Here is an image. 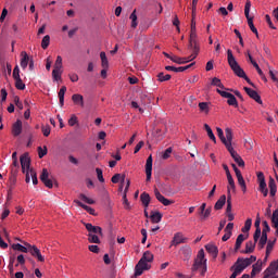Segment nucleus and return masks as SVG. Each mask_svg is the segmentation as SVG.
Listing matches in <instances>:
<instances>
[{
  "instance_id": "e433bc0d",
  "label": "nucleus",
  "mask_w": 278,
  "mask_h": 278,
  "mask_svg": "<svg viewBox=\"0 0 278 278\" xmlns=\"http://www.w3.org/2000/svg\"><path fill=\"white\" fill-rule=\"evenodd\" d=\"M64 94H66V86L61 87L59 91V103L61 108H64Z\"/></svg>"
},
{
  "instance_id": "79ce46f5",
  "label": "nucleus",
  "mask_w": 278,
  "mask_h": 278,
  "mask_svg": "<svg viewBox=\"0 0 278 278\" xmlns=\"http://www.w3.org/2000/svg\"><path fill=\"white\" fill-rule=\"evenodd\" d=\"M198 105L200 108V112H203L204 114H210V103L200 102Z\"/></svg>"
},
{
  "instance_id": "a18cd8bd",
  "label": "nucleus",
  "mask_w": 278,
  "mask_h": 278,
  "mask_svg": "<svg viewBox=\"0 0 278 278\" xmlns=\"http://www.w3.org/2000/svg\"><path fill=\"white\" fill-rule=\"evenodd\" d=\"M52 78L54 79V81H60V79H62V70L53 68Z\"/></svg>"
},
{
  "instance_id": "774afa93",
  "label": "nucleus",
  "mask_w": 278,
  "mask_h": 278,
  "mask_svg": "<svg viewBox=\"0 0 278 278\" xmlns=\"http://www.w3.org/2000/svg\"><path fill=\"white\" fill-rule=\"evenodd\" d=\"M89 251H91V253H99V245H89Z\"/></svg>"
},
{
  "instance_id": "c756f323",
  "label": "nucleus",
  "mask_w": 278,
  "mask_h": 278,
  "mask_svg": "<svg viewBox=\"0 0 278 278\" xmlns=\"http://www.w3.org/2000/svg\"><path fill=\"white\" fill-rule=\"evenodd\" d=\"M265 273H269L270 275H275V273H278V260L271 262Z\"/></svg>"
},
{
  "instance_id": "f03ea898",
  "label": "nucleus",
  "mask_w": 278,
  "mask_h": 278,
  "mask_svg": "<svg viewBox=\"0 0 278 278\" xmlns=\"http://www.w3.org/2000/svg\"><path fill=\"white\" fill-rule=\"evenodd\" d=\"M227 55H228V64L231 71H233L235 75H237V77H241L242 79L247 80V83L250 86H255L253 81H251V78L247 76V73H244V70L240 67V64H238V61H236V58L233 56V52L231 50H227Z\"/></svg>"
},
{
  "instance_id": "8fccbe9b",
  "label": "nucleus",
  "mask_w": 278,
  "mask_h": 278,
  "mask_svg": "<svg viewBox=\"0 0 278 278\" xmlns=\"http://www.w3.org/2000/svg\"><path fill=\"white\" fill-rule=\"evenodd\" d=\"M96 173H97V176H98V180H99L101 184H105V178H103V169L97 167V168H96Z\"/></svg>"
},
{
  "instance_id": "bf43d9fd",
  "label": "nucleus",
  "mask_w": 278,
  "mask_h": 278,
  "mask_svg": "<svg viewBox=\"0 0 278 278\" xmlns=\"http://www.w3.org/2000/svg\"><path fill=\"white\" fill-rule=\"evenodd\" d=\"M170 153H173V148H167L162 154V160H168V157H170Z\"/></svg>"
},
{
  "instance_id": "13d9d810",
  "label": "nucleus",
  "mask_w": 278,
  "mask_h": 278,
  "mask_svg": "<svg viewBox=\"0 0 278 278\" xmlns=\"http://www.w3.org/2000/svg\"><path fill=\"white\" fill-rule=\"evenodd\" d=\"M54 68L62 71V58L60 55L56 56L55 63H54Z\"/></svg>"
},
{
  "instance_id": "58836bf2",
  "label": "nucleus",
  "mask_w": 278,
  "mask_h": 278,
  "mask_svg": "<svg viewBox=\"0 0 278 278\" xmlns=\"http://www.w3.org/2000/svg\"><path fill=\"white\" fill-rule=\"evenodd\" d=\"M275 242H277V239L273 240V241H267V247H266V257H268L270 255V253H273V249H275Z\"/></svg>"
},
{
  "instance_id": "5fc2aeb1",
  "label": "nucleus",
  "mask_w": 278,
  "mask_h": 278,
  "mask_svg": "<svg viewBox=\"0 0 278 278\" xmlns=\"http://www.w3.org/2000/svg\"><path fill=\"white\" fill-rule=\"evenodd\" d=\"M227 151L230 153L231 157L236 161L237 159H239V154L238 152H236V150H233V146L227 148Z\"/></svg>"
},
{
  "instance_id": "338daca9",
  "label": "nucleus",
  "mask_w": 278,
  "mask_h": 278,
  "mask_svg": "<svg viewBox=\"0 0 278 278\" xmlns=\"http://www.w3.org/2000/svg\"><path fill=\"white\" fill-rule=\"evenodd\" d=\"M216 131H217V136L220 139V141L225 142V132L223 131V129L220 127H217Z\"/></svg>"
},
{
  "instance_id": "cd10ccee",
  "label": "nucleus",
  "mask_w": 278,
  "mask_h": 278,
  "mask_svg": "<svg viewBox=\"0 0 278 278\" xmlns=\"http://www.w3.org/2000/svg\"><path fill=\"white\" fill-rule=\"evenodd\" d=\"M172 62H175L176 64H188V62H192V60H190V56L179 58L177 55H173L172 56Z\"/></svg>"
},
{
  "instance_id": "603ef678",
  "label": "nucleus",
  "mask_w": 278,
  "mask_h": 278,
  "mask_svg": "<svg viewBox=\"0 0 278 278\" xmlns=\"http://www.w3.org/2000/svg\"><path fill=\"white\" fill-rule=\"evenodd\" d=\"M41 131L46 138H49V136L51 135V126L49 125L42 126Z\"/></svg>"
},
{
  "instance_id": "dca6fc26",
  "label": "nucleus",
  "mask_w": 278,
  "mask_h": 278,
  "mask_svg": "<svg viewBox=\"0 0 278 278\" xmlns=\"http://www.w3.org/2000/svg\"><path fill=\"white\" fill-rule=\"evenodd\" d=\"M261 223H262V219L260 218V214H257L256 220L254 223L255 232L253 236L255 242H257L260 240V236H262V228L260 227Z\"/></svg>"
},
{
  "instance_id": "f257e3e1",
  "label": "nucleus",
  "mask_w": 278,
  "mask_h": 278,
  "mask_svg": "<svg viewBox=\"0 0 278 278\" xmlns=\"http://www.w3.org/2000/svg\"><path fill=\"white\" fill-rule=\"evenodd\" d=\"M254 262H257V257L254 255H251L248 258H244V257L237 258L235 264L230 267V270H232V274L229 278H236L238 277V275H242L245 268H249V266H251V264H253Z\"/></svg>"
},
{
  "instance_id": "9d476101",
  "label": "nucleus",
  "mask_w": 278,
  "mask_h": 278,
  "mask_svg": "<svg viewBox=\"0 0 278 278\" xmlns=\"http://www.w3.org/2000/svg\"><path fill=\"white\" fill-rule=\"evenodd\" d=\"M188 242V238L184 237V233L176 232L170 242V247H179V244H186Z\"/></svg>"
},
{
  "instance_id": "0eeeda50",
  "label": "nucleus",
  "mask_w": 278,
  "mask_h": 278,
  "mask_svg": "<svg viewBox=\"0 0 278 278\" xmlns=\"http://www.w3.org/2000/svg\"><path fill=\"white\" fill-rule=\"evenodd\" d=\"M250 12H251V0H248L244 7L245 18L248 20V25L251 31L255 34L256 38H260V34L257 33V28L253 24V17L250 15Z\"/></svg>"
},
{
  "instance_id": "0e129e2a",
  "label": "nucleus",
  "mask_w": 278,
  "mask_h": 278,
  "mask_svg": "<svg viewBox=\"0 0 278 278\" xmlns=\"http://www.w3.org/2000/svg\"><path fill=\"white\" fill-rule=\"evenodd\" d=\"M21 78V68H18V65H16L13 70V79Z\"/></svg>"
},
{
  "instance_id": "052dcab7",
  "label": "nucleus",
  "mask_w": 278,
  "mask_h": 278,
  "mask_svg": "<svg viewBox=\"0 0 278 278\" xmlns=\"http://www.w3.org/2000/svg\"><path fill=\"white\" fill-rule=\"evenodd\" d=\"M212 214V208H211V206L210 207H207L204 212H203V214L201 215V219L202 220H205L206 218H210V215Z\"/></svg>"
},
{
  "instance_id": "09e8293b",
  "label": "nucleus",
  "mask_w": 278,
  "mask_h": 278,
  "mask_svg": "<svg viewBox=\"0 0 278 278\" xmlns=\"http://www.w3.org/2000/svg\"><path fill=\"white\" fill-rule=\"evenodd\" d=\"M79 199H81V201H84L85 203H88V205H94V200L87 198L84 193L79 194Z\"/></svg>"
},
{
  "instance_id": "423d86ee",
  "label": "nucleus",
  "mask_w": 278,
  "mask_h": 278,
  "mask_svg": "<svg viewBox=\"0 0 278 278\" xmlns=\"http://www.w3.org/2000/svg\"><path fill=\"white\" fill-rule=\"evenodd\" d=\"M188 49H190L191 51V55L189 56V60H197V55H199V51H201V46L199 45L197 30L190 31Z\"/></svg>"
},
{
  "instance_id": "3c124183",
  "label": "nucleus",
  "mask_w": 278,
  "mask_h": 278,
  "mask_svg": "<svg viewBox=\"0 0 278 278\" xmlns=\"http://www.w3.org/2000/svg\"><path fill=\"white\" fill-rule=\"evenodd\" d=\"M269 231H270V226L268 225V222L264 220L262 236H268Z\"/></svg>"
},
{
  "instance_id": "a211bd4d",
  "label": "nucleus",
  "mask_w": 278,
  "mask_h": 278,
  "mask_svg": "<svg viewBox=\"0 0 278 278\" xmlns=\"http://www.w3.org/2000/svg\"><path fill=\"white\" fill-rule=\"evenodd\" d=\"M256 244H257V241H255V239H254V241H248L245 243V250L241 251V253H243V254L253 253L255 251Z\"/></svg>"
},
{
  "instance_id": "f3484780",
  "label": "nucleus",
  "mask_w": 278,
  "mask_h": 278,
  "mask_svg": "<svg viewBox=\"0 0 278 278\" xmlns=\"http://www.w3.org/2000/svg\"><path fill=\"white\" fill-rule=\"evenodd\" d=\"M225 134H226V137H225V141H223V144H225L226 149H228L229 147H232L231 142L233 140V131L231 130V128H226Z\"/></svg>"
},
{
  "instance_id": "c9c22d12",
  "label": "nucleus",
  "mask_w": 278,
  "mask_h": 278,
  "mask_svg": "<svg viewBox=\"0 0 278 278\" xmlns=\"http://www.w3.org/2000/svg\"><path fill=\"white\" fill-rule=\"evenodd\" d=\"M150 218L152 220V223L157 224V223H162V213L160 212H152L150 215Z\"/></svg>"
},
{
  "instance_id": "6e6552de",
  "label": "nucleus",
  "mask_w": 278,
  "mask_h": 278,
  "mask_svg": "<svg viewBox=\"0 0 278 278\" xmlns=\"http://www.w3.org/2000/svg\"><path fill=\"white\" fill-rule=\"evenodd\" d=\"M216 92L220 94L224 99H228L227 103L228 105H232L233 108H238V100L236 99V96H233L230 92L223 91L220 89H216Z\"/></svg>"
},
{
  "instance_id": "393cba45",
  "label": "nucleus",
  "mask_w": 278,
  "mask_h": 278,
  "mask_svg": "<svg viewBox=\"0 0 278 278\" xmlns=\"http://www.w3.org/2000/svg\"><path fill=\"white\" fill-rule=\"evenodd\" d=\"M11 248L13 251H20V253H29V247L23 245L21 243H13Z\"/></svg>"
},
{
  "instance_id": "412c9836",
  "label": "nucleus",
  "mask_w": 278,
  "mask_h": 278,
  "mask_svg": "<svg viewBox=\"0 0 278 278\" xmlns=\"http://www.w3.org/2000/svg\"><path fill=\"white\" fill-rule=\"evenodd\" d=\"M72 101L74 105H79V108H85L84 96L79 93H75L72 96Z\"/></svg>"
},
{
  "instance_id": "bb28decb",
  "label": "nucleus",
  "mask_w": 278,
  "mask_h": 278,
  "mask_svg": "<svg viewBox=\"0 0 278 278\" xmlns=\"http://www.w3.org/2000/svg\"><path fill=\"white\" fill-rule=\"evenodd\" d=\"M227 179H228L227 192L228 194H231V190L232 192H236V181L233 180V177L231 175L227 176Z\"/></svg>"
},
{
  "instance_id": "49530a36",
  "label": "nucleus",
  "mask_w": 278,
  "mask_h": 278,
  "mask_svg": "<svg viewBox=\"0 0 278 278\" xmlns=\"http://www.w3.org/2000/svg\"><path fill=\"white\" fill-rule=\"evenodd\" d=\"M15 80V88H17V90H25V85L23 84V79L20 78H14Z\"/></svg>"
},
{
  "instance_id": "1a4fd4ad",
  "label": "nucleus",
  "mask_w": 278,
  "mask_h": 278,
  "mask_svg": "<svg viewBox=\"0 0 278 278\" xmlns=\"http://www.w3.org/2000/svg\"><path fill=\"white\" fill-rule=\"evenodd\" d=\"M24 245L28 247L29 253L33 257H36V260L39 262H45V256L42 255V253L40 252V249H38V247L31 245L27 242H24Z\"/></svg>"
},
{
  "instance_id": "680f3d73",
  "label": "nucleus",
  "mask_w": 278,
  "mask_h": 278,
  "mask_svg": "<svg viewBox=\"0 0 278 278\" xmlns=\"http://www.w3.org/2000/svg\"><path fill=\"white\" fill-rule=\"evenodd\" d=\"M30 177H31V179H33L34 186H38V176H37V174H36V170L30 169Z\"/></svg>"
},
{
  "instance_id": "37998d69",
  "label": "nucleus",
  "mask_w": 278,
  "mask_h": 278,
  "mask_svg": "<svg viewBox=\"0 0 278 278\" xmlns=\"http://www.w3.org/2000/svg\"><path fill=\"white\" fill-rule=\"evenodd\" d=\"M49 45H51V37L49 35H46L41 40V48L49 49Z\"/></svg>"
},
{
  "instance_id": "473e14b6",
  "label": "nucleus",
  "mask_w": 278,
  "mask_h": 278,
  "mask_svg": "<svg viewBox=\"0 0 278 278\" xmlns=\"http://www.w3.org/2000/svg\"><path fill=\"white\" fill-rule=\"evenodd\" d=\"M257 273H262V262L257 261L253 266H252V271H251V277H255Z\"/></svg>"
},
{
  "instance_id": "5701e85b",
  "label": "nucleus",
  "mask_w": 278,
  "mask_h": 278,
  "mask_svg": "<svg viewBox=\"0 0 278 278\" xmlns=\"http://www.w3.org/2000/svg\"><path fill=\"white\" fill-rule=\"evenodd\" d=\"M23 131V122H21L20 119L16 121V123L13 125L12 128V134L13 136H21Z\"/></svg>"
},
{
  "instance_id": "4468645a",
  "label": "nucleus",
  "mask_w": 278,
  "mask_h": 278,
  "mask_svg": "<svg viewBox=\"0 0 278 278\" xmlns=\"http://www.w3.org/2000/svg\"><path fill=\"white\" fill-rule=\"evenodd\" d=\"M154 194H155V198L157 199V201H159L160 203H162V205L168 206V205H173V203H175V201L166 199V198L160 192V190H157V189L154 190Z\"/></svg>"
},
{
  "instance_id": "2f4dec72",
  "label": "nucleus",
  "mask_w": 278,
  "mask_h": 278,
  "mask_svg": "<svg viewBox=\"0 0 278 278\" xmlns=\"http://www.w3.org/2000/svg\"><path fill=\"white\" fill-rule=\"evenodd\" d=\"M74 203H76V205H78V207H83V210L88 212V214L94 215V208L81 203V201L75 200Z\"/></svg>"
},
{
  "instance_id": "c03bdc74",
  "label": "nucleus",
  "mask_w": 278,
  "mask_h": 278,
  "mask_svg": "<svg viewBox=\"0 0 278 278\" xmlns=\"http://www.w3.org/2000/svg\"><path fill=\"white\" fill-rule=\"evenodd\" d=\"M211 86H216L217 88H220L222 90H225V85L220 81L219 78L214 77L211 81Z\"/></svg>"
},
{
  "instance_id": "a878e982",
  "label": "nucleus",
  "mask_w": 278,
  "mask_h": 278,
  "mask_svg": "<svg viewBox=\"0 0 278 278\" xmlns=\"http://www.w3.org/2000/svg\"><path fill=\"white\" fill-rule=\"evenodd\" d=\"M247 238H249V235L244 236L241 233L237 237L236 244H235L236 252L240 251V247H242V242H244V240H247Z\"/></svg>"
},
{
  "instance_id": "c85d7f7f",
  "label": "nucleus",
  "mask_w": 278,
  "mask_h": 278,
  "mask_svg": "<svg viewBox=\"0 0 278 278\" xmlns=\"http://www.w3.org/2000/svg\"><path fill=\"white\" fill-rule=\"evenodd\" d=\"M267 242H268V235H261L257 243V249L262 251V249L266 247Z\"/></svg>"
},
{
  "instance_id": "4d7b16f0",
  "label": "nucleus",
  "mask_w": 278,
  "mask_h": 278,
  "mask_svg": "<svg viewBox=\"0 0 278 278\" xmlns=\"http://www.w3.org/2000/svg\"><path fill=\"white\" fill-rule=\"evenodd\" d=\"M192 66H194V62L190 63L187 66L176 67V73H184V71H188V68H192Z\"/></svg>"
},
{
  "instance_id": "aec40b11",
  "label": "nucleus",
  "mask_w": 278,
  "mask_h": 278,
  "mask_svg": "<svg viewBox=\"0 0 278 278\" xmlns=\"http://www.w3.org/2000/svg\"><path fill=\"white\" fill-rule=\"evenodd\" d=\"M205 250L207 251V253H210V255H212L214 260L218 257V247L208 243L205 245Z\"/></svg>"
},
{
  "instance_id": "72a5a7b5",
  "label": "nucleus",
  "mask_w": 278,
  "mask_h": 278,
  "mask_svg": "<svg viewBox=\"0 0 278 278\" xmlns=\"http://www.w3.org/2000/svg\"><path fill=\"white\" fill-rule=\"evenodd\" d=\"M225 203H227V197L226 195H222L217 202L215 203L214 208L215 210H223V207L225 206Z\"/></svg>"
},
{
  "instance_id": "20e7f679",
  "label": "nucleus",
  "mask_w": 278,
  "mask_h": 278,
  "mask_svg": "<svg viewBox=\"0 0 278 278\" xmlns=\"http://www.w3.org/2000/svg\"><path fill=\"white\" fill-rule=\"evenodd\" d=\"M84 226L88 231V241L91 242V244H101L99 236H103V229L99 226H93L90 223H84Z\"/></svg>"
},
{
  "instance_id": "f704fd0d",
  "label": "nucleus",
  "mask_w": 278,
  "mask_h": 278,
  "mask_svg": "<svg viewBox=\"0 0 278 278\" xmlns=\"http://www.w3.org/2000/svg\"><path fill=\"white\" fill-rule=\"evenodd\" d=\"M100 60L102 68L110 67V62L108 61V55L105 54V52H100Z\"/></svg>"
},
{
  "instance_id": "4c0bfd02",
  "label": "nucleus",
  "mask_w": 278,
  "mask_h": 278,
  "mask_svg": "<svg viewBox=\"0 0 278 278\" xmlns=\"http://www.w3.org/2000/svg\"><path fill=\"white\" fill-rule=\"evenodd\" d=\"M204 129H205L210 140H212L216 144V136H214V131H212V128L210 127V125L204 124Z\"/></svg>"
},
{
  "instance_id": "b1692460",
  "label": "nucleus",
  "mask_w": 278,
  "mask_h": 278,
  "mask_svg": "<svg viewBox=\"0 0 278 278\" xmlns=\"http://www.w3.org/2000/svg\"><path fill=\"white\" fill-rule=\"evenodd\" d=\"M268 188L270 197H275V194H277V184L275 182V178H273V176H269Z\"/></svg>"
},
{
  "instance_id": "2eb2a0df",
  "label": "nucleus",
  "mask_w": 278,
  "mask_h": 278,
  "mask_svg": "<svg viewBox=\"0 0 278 278\" xmlns=\"http://www.w3.org/2000/svg\"><path fill=\"white\" fill-rule=\"evenodd\" d=\"M30 60H31V58L29 56V54H27L26 51L21 52L20 66H21V68H23V71H25V68H27V66L29 65Z\"/></svg>"
},
{
  "instance_id": "a19ab883",
  "label": "nucleus",
  "mask_w": 278,
  "mask_h": 278,
  "mask_svg": "<svg viewBox=\"0 0 278 278\" xmlns=\"http://www.w3.org/2000/svg\"><path fill=\"white\" fill-rule=\"evenodd\" d=\"M253 225V220L248 218L244 223V227L241 229L242 233H249L251 231V226Z\"/></svg>"
},
{
  "instance_id": "e2e57ef3",
  "label": "nucleus",
  "mask_w": 278,
  "mask_h": 278,
  "mask_svg": "<svg viewBox=\"0 0 278 278\" xmlns=\"http://www.w3.org/2000/svg\"><path fill=\"white\" fill-rule=\"evenodd\" d=\"M77 123H78L77 115H72L71 118L68 119L70 127H75V125H77Z\"/></svg>"
},
{
  "instance_id": "69168bd1",
  "label": "nucleus",
  "mask_w": 278,
  "mask_h": 278,
  "mask_svg": "<svg viewBox=\"0 0 278 278\" xmlns=\"http://www.w3.org/2000/svg\"><path fill=\"white\" fill-rule=\"evenodd\" d=\"M226 213H227V214H231V194H228V197H227Z\"/></svg>"
},
{
  "instance_id": "f8f14e48",
  "label": "nucleus",
  "mask_w": 278,
  "mask_h": 278,
  "mask_svg": "<svg viewBox=\"0 0 278 278\" xmlns=\"http://www.w3.org/2000/svg\"><path fill=\"white\" fill-rule=\"evenodd\" d=\"M153 172V156L150 155L146 162V181H151V175Z\"/></svg>"
},
{
  "instance_id": "6e6d98bb",
  "label": "nucleus",
  "mask_w": 278,
  "mask_h": 278,
  "mask_svg": "<svg viewBox=\"0 0 278 278\" xmlns=\"http://www.w3.org/2000/svg\"><path fill=\"white\" fill-rule=\"evenodd\" d=\"M273 227L278 225V208L274 211L271 216Z\"/></svg>"
},
{
  "instance_id": "9b49d317",
  "label": "nucleus",
  "mask_w": 278,
  "mask_h": 278,
  "mask_svg": "<svg viewBox=\"0 0 278 278\" xmlns=\"http://www.w3.org/2000/svg\"><path fill=\"white\" fill-rule=\"evenodd\" d=\"M40 180L46 186V188H53V180L49 178V170L47 168H43L40 175Z\"/></svg>"
},
{
  "instance_id": "de8ad7c7",
  "label": "nucleus",
  "mask_w": 278,
  "mask_h": 278,
  "mask_svg": "<svg viewBox=\"0 0 278 278\" xmlns=\"http://www.w3.org/2000/svg\"><path fill=\"white\" fill-rule=\"evenodd\" d=\"M37 151H38L39 159L42 160V157H45V155H47L48 153L47 146H45L43 149L42 147H38Z\"/></svg>"
},
{
  "instance_id": "39448f33",
  "label": "nucleus",
  "mask_w": 278,
  "mask_h": 278,
  "mask_svg": "<svg viewBox=\"0 0 278 278\" xmlns=\"http://www.w3.org/2000/svg\"><path fill=\"white\" fill-rule=\"evenodd\" d=\"M192 270H200V275H202V277L205 275V273H207V260L205 258V251L203 249L198 252Z\"/></svg>"
},
{
  "instance_id": "864d4df0",
  "label": "nucleus",
  "mask_w": 278,
  "mask_h": 278,
  "mask_svg": "<svg viewBox=\"0 0 278 278\" xmlns=\"http://www.w3.org/2000/svg\"><path fill=\"white\" fill-rule=\"evenodd\" d=\"M157 77H159V81L170 80V75L169 74L164 75V73H162V72L157 74Z\"/></svg>"
},
{
  "instance_id": "4be33fe9",
  "label": "nucleus",
  "mask_w": 278,
  "mask_h": 278,
  "mask_svg": "<svg viewBox=\"0 0 278 278\" xmlns=\"http://www.w3.org/2000/svg\"><path fill=\"white\" fill-rule=\"evenodd\" d=\"M21 162V166H22V172L25 173V168H27V170L29 169V164H31V161L29 160V157L27 155H22L20 159Z\"/></svg>"
},
{
  "instance_id": "ddd939ff",
  "label": "nucleus",
  "mask_w": 278,
  "mask_h": 278,
  "mask_svg": "<svg viewBox=\"0 0 278 278\" xmlns=\"http://www.w3.org/2000/svg\"><path fill=\"white\" fill-rule=\"evenodd\" d=\"M243 90L247 92L250 99H253L254 101H256V103H260V105H262V97H260V93H257V91L249 87H244Z\"/></svg>"
},
{
  "instance_id": "7c9ffc66",
  "label": "nucleus",
  "mask_w": 278,
  "mask_h": 278,
  "mask_svg": "<svg viewBox=\"0 0 278 278\" xmlns=\"http://www.w3.org/2000/svg\"><path fill=\"white\" fill-rule=\"evenodd\" d=\"M140 201L144 207H149V204L151 203V195H149L147 192H143L140 195Z\"/></svg>"
},
{
  "instance_id": "7ed1b4c3",
  "label": "nucleus",
  "mask_w": 278,
  "mask_h": 278,
  "mask_svg": "<svg viewBox=\"0 0 278 278\" xmlns=\"http://www.w3.org/2000/svg\"><path fill=\"white\" fill-rule=\"evenodd\" d=\"M151 262H153V253L149 251L144 252L138 264L135 266V277H140L144 270H150L151 265H149V263Z\"/></svg>"
},
{
  "instance_id": "6ab92c4d",
  "label": "nucleus",
  "mask_w": 278,
  "mask_h": 278,
  "mask_svg": "<svg viewBox=\"0 0 278 278\" xmlns=\"http://www.w3.org/2000/svg\"><path fill=\"white\" fill-rule=\"evenodd\" d=\"M180 252L184 255V261L188 262V260H190V257H192V248H190V245H184L180 249Z\"/></svg>"
},
{
  "instance_id": "ea45409f",
  "label": "nucleus",
  "mask_w": 278,
  "mask_h": 278,
  "mask_svg": "<svg viewBox=\"0 0 278 278\" xmlns=\"http://www.w3.org/2000/svg\"><path fill=\"white\" fill-rule=\"evenodd\" d=\"M129 18L131 21L132 29H136V27H138V15H136V10L132 11V13L130 14Z\"/></svg>"
}]
</instances>
